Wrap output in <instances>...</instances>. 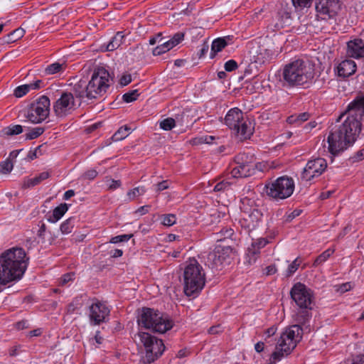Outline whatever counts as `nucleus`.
Listing matches in <instances>:
<instances>
[{
	"label": "nucleus",
	"instance_id": "2",
	"mask_svg": "<svg viewBox=\"0 0 364 364\" xmlns=\"http://www.w3.org/2000/svg\"><path fill=\"white\" fill-rule=\"evenodd\" d=\"M24 249L12 247L0 255V285L18 281L23 276L28 264Z\"/></svg>",
	"mask_w": 364,
	"mask_h": 364
},
{
	"label": "nucleus",
	"instance_id": "63",
	"mask_svg": "<svg viewBox=\"0 0 364 364\" xmlns=\"http://www.w3.org/2000/svg\"><path fill=\"white\" fill-rule=\"evenodd\" d=\"M223 331V328L220 325L212 326L208 329V333L210 334H217L220 332Z\"/></svg>",
	"mask_w": 364,
	"mask_h": 364
},
{
	"label": "nucleus",
	"instance_id": "57",
	"mask_svg": "<svg viewBox=\"0 0 364 364\" xmlns=\"http://www.w3.org/2000/svg\"><path fill=\"white\" fill-rule=\"evenodd\" d=\"M75 274L73 272L67 273L64 274L60 280V284L62 285L66 284L70 281H72L74 279Z\"/></svg>",
	"mask_w": 364,
	"mask_h": 364
},
{
	"label": "nucleus",
	"instance_id": "47",
	"mask_svg": "<svg viewBox=\"0 0 364 364\" xmlns=\"http://www.w3.org/2000/svg\"><path fill=\"white\" fill-rule=\"evenodd\" d=\"M133 237L132 234H124L121 235H117L114 237H112L110 239L109 242L116 244L119 242H127Z\"/></svg>",
	"mask_w": 364,
	"mask_h": 364
},
{
	"label": "nucleus",
	"instance_id": "3",
	"mask_svg": "<svg viewBox=\"0 0 364 364\" xmlns=\"http://www.w3.org/2000/svg\"><path fill=\"white\" fill-rule=\"evenodd\" d=\"M109 73L100 67L95 70L87 83L82 80L75 83L73 87V91L77 99H98L107 92L109 87Z\"/></svg>",
	"mask_w": 364,
	"mask_h": 364
},
{
	"label": "nucleus",
	"instance_id": "38",
	"mask_svg": "<svg viewBox=\"0 0 364 364\" xmlns=\"http://www.w3.org/2000/svg\"><path fill=\"white\" fill-rule=\"evenodd\" d=\"M234 234V230L230 228H223L219 232L215 233L216 240L222 241L231 237Z\"/></svg>",
	"mask_w": 364,
	"mask_h": 364
},
{
	"label": "nucleus",
	"instance_id": "4",
	"mask_svg": "<svg viewBox=\"0 0 364 364\" xmlns=\"http://www.w3.org/2000/svg\"><path fill=\"white\" fill-rule=\"evenodd\" d=\"M282 75L291 87H309L314 78L315 65L309 60L297 59L284 66Z\"/></svg>",
	"mask_w": 364,
	"mask_h": 364
},
{
	"label": "nucleus",
	"instance_id": "50",
	"mask_svg": "<svg viewBox=\"0 0 364 364\" xmlns=\"http://www.w3.org/2000/svg\"><path fill=\"white\" fill-rule=\"evenodd\" d=\"M184 38V33L181 32H178L175 33L173 37L168 40L172 48L177 46L180 43Z\"/></svg>",
	"mask_w": 364,
	"mask_h": 364
},
{
	"label": "nucleus",
	"instance_id": "62",
	"mask_svg": "<svg viewBox=\"0 0 364 364\" xmlns=\"http://www.w3.org/2000/svg\"><path fill=\"white\" fill-rule=\"evenodd\" d=\"M208 49H209V46L208 44H206V43L203 44L200 49L198 51V57L199 58L203 57L208 53Z\"/></svg>",
	"mask_w": 364,
	"mask_h": 364
},
{
	"label": "nucleus",
	"instance_id": "44",
	"mask_svg": "<svg viewBox=\"0 0 364 364\" xmlns=\"http://www.w3.org/2000/svg\"><path fill=\"white\" fill-rule=\"evenodd\" d=\"M313 0H291L293 6L296 9L302 10L304 8H309Z\"/></svg>",
	"mask_w": 364,
	"mask_h": 364
},
{
	"label": "nucleus",
	"instance_id": "56",
	"mask_svg": "<svg viewBox=\"0 0 364 364\" xmlns=\"http://www.w3.org/2000/svg\"><path fill=\"white\" fill-rule=\"evenodd\" d=\"M277 332V327L274 326H272L264 331V341L267 342V339L270 338L271 336H274Z\"/></svg>",
	"mask_w": 364,
	"mask_h": 364
},
{
	"label": "nucleus",
	"instance_id": "13",
	"mask_svg": "<svg viewBox=\"0 0 364 364\" xmlns=\"http://www.w3.org/2000/svg\"><path fill=\"white\" fill-rule=\"evenodd\" d=\"M235 166L232 167L230 173L233 178H246L255 173L252 156L246 153H240L234 159Z\"/></svg>",
	"mask_w": 364,
	"mask_h": 364
},
{
	"label": "nucleus",
	"instance_id": "9",
	"mask_svg": "<svg viewBox=\"0 0 364 364\" xmlns=\"http://www.w3.org/2000/svg\"><path fill=\"white\" fill-rule=\"evenodd\" d=\"M303 333L304 330L300 325H292L287 328L281 333L277 348L284 351L286 355L290 354L301 340Z\"/></svg>",
	"mask_w": 364,
	"mask_h": 364
},
{
	"label": "nucleus",
	"instance_id": "35",
	"mask_svg": "<svg viewBox=\"0 0 364 364\" xmlns=\"http://www.w3.org/2000/svg\"><path fill=\"white\" fill-rule=\"evenodd\" d=\"M23 132V127L19 124L10 125L2 130V133L6 136L17 135Z\"/></svg>",
	"mask_w": 364,
	"mask_h": 364
},
{
	"label": "nucleus",
	"instance_id": "48",
	"mask_svg": "<svg viewBox=\"0 0 364 364\" xmlns=\"http://www.w3.org/2000/svg\"><path fill=\"white\" fill-rule=\"evenodd\" d=\"M30 90L31 89H30V87H29L28 84H26V85L18 86L14 90V95L16 97H21L23 95H25L27 92H28V91Z\"/></svg>",
	"mask_w": 364,
	"mask_h": 364
},
{
	"label": "nucleus",
	"instance_id": "5",
	"mask_svg": "<svg viewBox=\"0 0 364 364\" xmlns=\"http://www.w3.org/2000/svg\"><path fill=\"white\" fill-rule=\"evenodd\" d=\"M137 323L141 328L159 333H164L173 327V321L168 316L148 307L139 311Z\"/></svg>",
	"mask_w": 364,
	"mask_h": 364
},
{
	"label": "nucleus",
	"instance_id": "11",
	"mask_svg": "<svg viewBox=\"0 0 364 364\" xmlns=\"http://www.w3.org/2000/svg\"><path fill=\"white\" fill-rule=\"evenodd\" d=\"M50 105V100L47 96L43 95L40 97L35 102L31 105L26 117L33 124L41 123L49 115Z\"/></svg>",
	"mask_w": 364,
	"mask_h": 364
},
{
	"label": "nucleus",
	"instance_id": "64",
	"mask_svg": "<svg viewBox=\"0 0 364 364\" xmlns=\"http://www.w3.org/2000/svg\"><path fill=\"white\" fill-rule=\"evenodd\" d=\"M354 161H361L364 159V149L358 151L353 157Z\"/></svg>",
	"mask_w": 364,
	"mask_h": 364
},
{
	"label": "nucleus",
	"instance_id": "61",
	"mask_svg": "<svg viewBox=\"0 0 364 364\" xmlns=\"http://www.w3.org/2000/svg\"><path fill=\"white\" fill-rule=\"evenodd\" d=\"M168 188V181H163L156 184V191H158V192L166 190Z\"/></svg>",
	"mask_w": 364,
	"mask_h": 364
},
{
	"label": "nucleus",
	"instance_id": "60",
	"mask_svg": "<svg viewBox=\"0 0 364 364\" xmlns=\"http://www.w3.org/2000/svg\"><path fill=\"white\" fill-rule=\"evenodd\" d=\"M161 36L162 34L161 33H159L156 36L151 37L149 39V44L155 45L156 43H161L163 40Z\"/></svg>",
	"mask_w": 364,
	"mask_h": 364
},
{
	"label": "nucleus",
	"instance_id": "43",
	"mask_svg": "<svg viewBox=\"0 0 364 364\" xmlns=\"http://www.w3.org/2000/svg\"><path fill=\"white\" fill-rule=\"evenodd\" d=\"M215 139V137L213 136H201L199 137H196L192 140L193 144L198 145L202 144H211L213 141Z\"/></svg>",
	"mask_w": 364,
	"mask_h": 364
},
{
	"label": "nucleus",
	"instance_id": "15",
	"mask_svg": "<svg viewBox=\"0 0 364 364\" xmlns=\"http://www.w3.org/2000/svg\"><path fill=\"white\" fill-rule=\"evenodd\" d=\"M111 309L105 301L97 299L89 306V319L91 325L98 326L109 321Z\"/></svg>",
	"mask_w": 364,
	"mask_h": 364
},
{
	"label": "nucleus",
	"instance_id": "55",
	"mask_svg": "<svg viewBox=\"0 0 364 364\" xmlns=\"http://www.w3.org/2000/svg\"><path fill=\"white\" fill-rule=\"evenodd\" d=\"M97 174H98V173L95 169H90V170L85 171L83 173L82 178L84 179L93 180L94 178H95L97 177Z\"/></svg>",
	"mask_w": 364,
	"mask_h": 364
},
{
	"label": "nucleus",
	"instance_id": "21",
	"mask_svg": "<svg viewBox=\"0 0 364 364\" xmlns=\"http://www.w3.org/2000/svg\"><path fill=\"white\" fill-rule=\"evenodd\" d=\"M243 119L242 112L235 107L230 109L225 117V124L230 129H234Z\"/></svg>",
	"mask_w": 364,
	"mask_h": 364
},
{
	"label": "nucleus",
	"instance_id": "10",
	"mask_svg": "<svg viewBox=\"0 0 364 364\" xmlns=\"http://www.w3.org/2000/svg\"><path fill=\"white\" fill-rule=\"evenodd\" d=\"M341 9L340 0H315L317 20L330 21L336 20Z\"/></svg>",
	"mask_w": 364,
	"mask_h": 364
},
{
	"label": "nucleus",
	"instance_id": "39",
	"mask_svg": "<svg viewBox=\"0 0 364 364\" xmlns=\"http://www.w3.org/2000/svg\"><path fill=\"white\" fill-rule=\"evenodd\" d=\"M63 65L58 62L53 63L45 68L44 73L46 75L56 74L63 70Z\"/></svg>",
	"mask_w": 364,
	"mask_h": 364
},
{
	"label": "nucleus",
	"instance_id": "40",
	"mask_svg": "<svg viewBox=\"0 0 364 364\" xmlns=\"http://www.w3.org/2000/svg\"><path fill=\"white\" fill-rule=\"evenodd\" d=\"M44 131L45 129L43 127H35L25 134V138L27 140L36 139L40 136L44 132Z\"/></svg>",
	"mask_w": 364,
	"mask_h": 364
},
{
	"label": "nucleus",
	"instance_id": "26",
	"mask_svg": "<svg viewBox=\"0 0 364 364\" xmlns=\"http://www.w3.org/2000/svg\"><path fill=\"white\" fill-rule=\"evenodd\" d=\"M125 36L123 32H117L106 46L105 50L113 51L118 48L124 42Z\"/></svg>",
	"mask_w": 364,
	"mask_h": 364
},
{
	"label": "nucleus",
	"instance_id": "1",
	"mask_svg": "<svg viewBox=\"0 0 364 364\" xmlns=\"http://www.w3.org/2000/svg\"><path fill=\"white\" fill-rule=\"evenodd\" d=\"M363 117L364 97H359L348 105L346 113L331 128L327 141L331 154L337 155L353 144L361 131Z\"/></svg>",
	"mask_w": 364,
	"mask_h": 364
},
{
	"label": "nucleus",
	"instance_id": "49",
	"mask_svg": "<svg viewBox=\"0 0 364 364\" xmlns=\"http://www.w3.org/2000/svg\"><path fill=\"white\" fill-rule=\"evenodd\" d=\"M176 222V217L174 214L164 215L162 218V223L166 226H171Z\"/></svg>",
	"mask_w": 364,
	"mask_h": 364
},
{
	"label": "nucleus",
	"instance_id": "25",
	"mask_svg": "<svg viewBox=\"0 0 364 364\" xmlns=\"http://www.w3.org/2000/svg\"><path fill=\"white\" fill-rule=\"evenodd\" d=\"M68 205L67 203H61L53 210V214L48 218V221L52 223L58 222L68 211Z\"/></svg>",
	"mask_w": 364,
	"mask_h": 364
},
{
	"label": "nucleus",
	"instance_id": "22",
	"mask_svg": "<svg viewBox=\"0 0 364 364\" xmlns=\"http://www.w3.org/2000/svg\"><path fill=\"white\" fill-rule=\"evenodd\" d=\"M312 309V306H311L310 309H300L296 314L295 321H296V325H300V326L304 331H310L309 325H307L311 318V310Z\"/></svg>",
	"mask_w": 364,
	"mask_h": 364
},
{
	"label": "nucleus",
	"instance_id": "16",
	"mask_svg": "<svg viewBox=\"0 0 364 364\" xmlns=\"http://www.w3.org/2000/svg\"><path fill=\"white\" fill-rule=\"evenodd\" d=\"M75 95L70 92H62L59 99L53 105V111L58 117L63 118L71 114L75 109Z\"/></svg>",
	"mask_w": 364,
	"mask_h": 364
},
{
	"label": "nucleus",
	"instance_id": "12",
	"mask_svg": "<svg viewBox=\"0 0 364 364\" xmlns=\"http://www.w3.org/2000/svg\"><path fill=\"white\" fill-rule=\"evenodd\" d=\"M232 251L230 246L217 245L208 255L206 264L212 269L221 270L223 267L230 263Z\"/></svg>",
	"mask_w": 364,
	"mask_h": 364
},
{
	"label": "nucleus",
	"instance_id": "34",
	"mask_svg": "<svg viewBox=\"0 0 364 364\" xmlns=\"http://www.w3.org/2000/svg\"><path fill=\"white\" fill-rule=\"evenodd\" d=\"M130 128L125 125L121 127L112 136V139L114 141H120L125 139L130 133Z\"/></svg>",
	"mask_w": 364,
	"mask_h": 364
},
{
	"label": "nucleus",
	"instance_id": "30",
	"mask_svg": "<svg viewBox=\"0 0 364 364\" xmlns=\"http://www.w3.org/2000/svg\"><path fill=\"white\" fill-rule=\"evenodd\" d=\"M310 114L308 112H303L298 115H291L287 117V122L289 124L300 125L309 119Z\"/></svg>",
	"mask_w": 364,
	"mask_h": 364
},
{
	"label": "nucleus",
	"instance_id": "32",
	"mask_svg": "<svg viewBox=\"0 0 364 364\" xmlns=\"http://www.w3.org/2000/svg\"><path fill=\"white\" fill-rule=\"evenodd\" d=\"M75 218L74 217H70L68 219L65 220L60 227V230L61 232L64 235L70 233L75 226Z\"/></svg>",
	"mask_w": 364,
	"mask_h": 364
},
{
	"label": "nucleus",
	"instance_id": "20",
	"mask_svg": "<svg viewBox=\"0 0 364 364\" xmlns=\"http://www.w3.org/2000/svg\"><path fill=\"white\" fill-rule=\"evenodd\" d=\"M336 69L339 77L346 78L355 73L357 66L353 60L346 59L338 65Z\"/></svg>",
	"mask_w": 364,
	"mask_h": 364
},
{
	"label": "nucleus",
	"instance_id": "41",
	"mask_svg": "<svg viewBox=\"0 0 364 364\" xmlns=\"http://www.w3.org/2000/svg\"><path fill=\"white\" fill-rule=\"evenodd\" d=\"M146 189L144 187H136L127 193V197L129 200H132L138 196L144 195Z\"/></svg>",
	"mask_w": 364,
	"mask_h": 364
},
{
	"label": "nucleus",
	"instance_id": "52",
	"mask_svg": "<svg viewBox=\"0 0 364 364\" xmlns=\"http://www.w3.org/2000/svg\"><path fill=\"white\" fill-rule=\"evenodd\" d=\"M237 67V63L235 60H229L224 65L225 70L227 72L235 70Z\"/></svg>",
	"mask_w": 364,
	"mask_h": 364
},
{
	"label": "nucleus",
	"instance_id": "28",
	"mask_svg": "<svg viewBox=\"0 0 364 364\" xmlns=\"http://www.w3.org/2000/svg\"><path fill=\"white\" fill-rule=\"evenodd\" d=\"M227 46L228 42L225 38H218L215 39L211 45L210 58H213L218 52H220Z\"/></svg>",
	"mask_w": 364,
	"mask_h": 364
},
{
	"label": "nucleus",
	"instance_id": "14",
	"mask_svg": "<svg viewBox=\"0 0 364 364\" xmlns=\"http://www.w3.org/2000/svg\"><path fill=\"white\" fill-rule=\"evenodd\" d=\"M290 296L299 309H310L313 304L312 291L301 282L294 284L290 291Z\"/></svg>",
	"mask_w": 364,
	"mask_h": 364
},
{
	"label": "nucleus",
	"instance_id": "17",
	"mask_svg": "<svg viewBox=\"0 0 364 364\" xmlns=\"http://www.w3.org/2000/svg\"><path fill=\"white\" fill-rule=\"evenodd\" d=\"M326 167V161L323 158L309 160L301 173V178L303 181H310L315 177L321 176Z\"/></svg>",
	"mask_w": 364,
	"mask_h": 364
},
{
	"label": "nucleus",
	"instance_id": "59",
	"mask_svg": "<svg viewBox=\"0 0 364 364\" xmlns=\"http://www.w3.org/2000/svg\"><path fill=\"white\" fill-rule=\"evenodd\" d=\"M31 90H38L44 87V82L41 80H38L33 83L28 84Z\"/></svg>",
	"mask_w": 364,
	"mask_h": 364
},
{
	"label": "nucleus",
	"instance_id": "36",
	"mask_svg": "<svg viewBox=\"0 0 364 364\" xmlns=\"http://www.w3.org/2000/svg\"><path fill=\"white\" fill-rule=\"evenodd\" d=\"M172 46H171L168 41L161 43L159 46H156L153 49L152 53L154 55H160L163 53L171 50Z\"/></svg>",
	"mask_w": 364,
	"mask_h": 364
},
{
	"label": "nucleus",
	"instance_id": "29",
	"mask_svg": "<svg viewBox=\"0 0 364 364\" xmlns=\"http://www.w3.org/2000/svg\"><path fill=\"white\" fill-rule=\"evenodd\" d=\"M50 176V173L48 171H43L41 173H39L38 176H36L35 177L32 178H28L26 181L24 183L25 187H31V186H35L44 180L47 179Z\"/></svg>",
	"mask_w": 364,
	"mask_h": 364
},
{
	"label": "nucleus",
	"instance_id": "33",
	"mask_svg": "<svg viewBox=\"0 0 364 364\" xmlns=\"http://www.w3.org/2000/svg\"><path fill=\"white\" fill-rule=\"evenodd\" d=\"M82 305V297H76L68 305L66 312L73 314L80 310Z\"/></svg>",
	"mask_w": 364,
	"mask_h": 364
},
{
	"label": "nucleus",
	"instance_id": "18",
	"mask_svg": "<svg viewBox=\"0 0 364 364\" xmlns=\"http://www.w3.org/2000/svg\"><path fill=\"white\" fill-rule=\"evenodd\" d=\"M346 55L349 58L360 59L364 57V43L361 39H354L347 43Z\"/></svg>",
	"mask_w": 364,
	"mask_h": 364
},
{
	"label": "nucleus",
	"instance_id": "53",
	"mask_svg": "<svg viewBox=\"0 0 364 364\" xmlns=\"http://www.w3.org/2000/svg\"><path fill=\"white\" fill-rule=\"evenodd\" d=\"M230 183L228 181H222L220 182H218L215 186H214V191L219 192V191H223L229 188Z\"/></svg>",
	"mask_w": 364,
	"mask_h": 364
},
{
	"label": "nucleus",
	"instance_id": "37",
	"mask_svg": "<svg viewBox=\"0 0 364 364\" xmlns=\"http://www.w3.org/2000/svg\"><path fill=\"white\" fill-rule=\"evenodd\" d=\"M334 252V250L328 249L319 255L314 262V266H318L326 262L331 255Z\"/></svg>",
	"mask_w": 364,
	"mask_h": 364
},
{
	"label": "nucleus",
	"instance_id": "8",
	"mask_svg": "<svg viewBox=\"0 0 364 364\" xmlns=\"http://www.w3.org/2000/svg\"><path fill=\"white\" fill-rule=\"evenodd\" d=\"M295 188L292 178L283 176L265 185L267 195L277 200L289 198Z\"/></svg>",
	"mask_w": 364,
	"mask_h": 364
},
{
	"label": "nucleus",
	"instance_id": "6",
	"mask_svg": "<svg viewBox=\"0 0 364 364\" xmlns=\"http://www.w3.org/2000/svg\"><path fill=\"white\" fill-rule=\"evenodd\" d=\"M205 283V274L202 266L196 259H190L183 271L185 294L190 296L200 292Z\"/></svg>",
	"mask_w": 364,
	"mask_h": 364
},
{
	"label": "nucleus",
	"instance_id": "45",
	"mask_svg": "<svg viewBox=\"0 0 364 364\" xmlns=\"http://www.w3.org/2000/svg\"><path fill=\"white\" fill-rule=\"evenodd\" d=\"M175 125V120L171 117L166 118L160 122V128L166 131L171 130Z\"/></svg>",
	"mask_w": 364,
	"mask_h": 364
},
{
	"label": "nucleus",
	"instance_id": "58",
	"mask_svg": "<svg viewBox=\"0 0 364 364\" xmlns=\"http://www.w3.org/2000/svg\"><path fill=\"white\" fill-rule=\"evenodd\" d=\"M132 82V76L130 74L123 75L119 79V83L122 86H126Z\"/></svg>",
	"mask_w": 364,
	"mask_h": 364
},
{
	"label": "nucleus",
	"instance_id": "23",
	"mask_svg": "<svg viewBox=\"0 0 364 364\" xmlns=\"http://www.w3.org/2000/svg\"><path fill=\"white\" fill-rule=\"evenodd\" d=\"M250 122L244 120V119L240 122V124L237 126L233 130L235 131L237 135H240L241 139H245L250 137L252 134V129L250 128Z\"/></svg>",
	"mask_w": 364,
	"mask_h": 364
},
{
	"label": "nucleus",
	"instance_id": "51",
	"mask_svg": "<svg viewBox=\"0 0 364 364\" xmlns=\"http://www.w3.org/2000/svg\"><path fill=\"white\" fill-rule=\"evenodd\" d=\"M277 350L273 352L271 355V360L275 363L277 360H280L284 355H286L285 352L282 350L280 348H277L276 347Z\"/></svg>",
	"mask_w": 364,
	"mask_h": 364
},
{
	"label": "nucleus",
	"instance_id": "27",
	"mask_svg": "<svg viewBox=\"0 0 364 364\" xmlns=\"http://www.w3.org/2000/svg\"><path fill=\"white\" fill-rule=\"evenodd\" d=\"M25 33V31L23 28H17L9 33L8 35L4 36L1 38L3 43H12L18 40L21 39Z\"/></svg>",
	"mask_w": 364,
	"mask_h": 364
},
{
	"label": "nucleus",
	"instance_id": "7",
	"mask_svg": "<svg viewBox=\"0 0 364 364\" xmlns=\"http://www.w3.org/2000/svg\"><path fill=\"white\" fill-rule=\"evenodd\" d=\"M136 336L139 337L145 348L146 353L142 358L144 364H151L162 355L165 350V346L161 339L141 331Z\"/></svg>",
	"mask_w": 364,
	"mask_h": 364
},
{
	"label": "nucleus",
	"instance_id": "54",
	"mask_svg": "<svg viewBox=\"0 0 364 364\" xmlns=\"http://www.w3.org/2000/svg\"><path fill=\"white\" fill-rule=\"evenodd\" d=\"M106 181L107 183L108 189L109 190H115L121 186V181L119 180L109 178L107 179Z\"/></svg>",
	"mask_w": 364,
	"mask_h": 364
},
{
	"label": "nucleus",
	"instance_id": "31",
	"mask_svg": "<svg viewBox=\"0 0 364 364\" xmlns=\"http://www.w3.org/2000/svg\"><path fill=\"white\" fill-rule=\"evenodd\" d=\"M257 208L255 201L253 199L247 197L241 199L240 209L244 214L250 213V210Z\"/></svg>",
	"mask_w": 364,
	"mask_h": 364
},
{
	"label": "nucleus",
	"instance_id": "42",
	"mask_svg": "<svg viewBox=\"0 0 364 364\" xmlns=\"http://www.w3.org/2000/svg\"><path fill=\"white\" fill-rule=\"evenodd\" d=\"M139 96V94L137 90H133L128 92L124 93L122 95V100L127 102H132L137 100L138 97Z\"/></svg>",
	"mask_w": 364,
	"mask_h": 364
},
{
	"label": "nucleus",
	"instance_id": "46",
	"mask_svg": "<svg viewBox=\"0 0 364 364\" xmlns=\"http://www.w3.org/2000/svg\"><path fill=\"white\" fill-rule=\"evenodd\" d=\"M301 261L299 258H296L288 267L287 270L286 277H291L296 271L298 269L300 266Z\"/></svg>",
	"mask_w": 364,
	"mask_h": 364
},
{
	"label": "nucleus",
	"instance_id": "19",
	"mask_svg": "<svg viewBox=\"0 0 364 364\" xmlns=\"http://www.w3.org/2000/svg\"><path fill=\"white\" fill-rule=\"evenodd\" d=\"M262 217V213L257 208L252 210L250 213L243 215V218L240 220L241 225L249 230L254 229Z\"/></svg>",
	"mask_w": 364,
	"mask_h": 364
},
{
	"label": "nucleus",
	"instance_id": "24",
	"mask_svg": "<svg viewBox=\"0 0 364 364\" xmlns=\"http://www.w3.org/2000/svg\"><path fill=\"white\" fill-rule=\"evenodd\" d=\"M269 241L266 238H259L251 245V247H248V255L250 257H254L258 255L260 253V250L264 247Z\"/></svg>",
	"mask_w": 364,
	"mask_h": 364
}]
</instances>
